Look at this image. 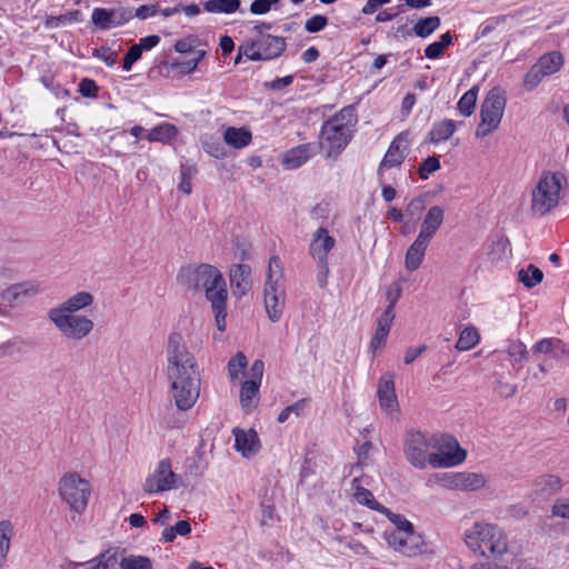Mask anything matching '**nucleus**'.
<instances>
[{
  "label": "nucleus",
  "mask_w": 569,
  "mask_h": 569,
  "mask_svg": "<svg viewBox=\"0 0 569 569\" xmlns=\"http://www.w3.org/2000/svg\"><path fill=\"white\" fill-rule=\"evenodd\" d=\"M166 360V377L171 397L179 410L187 411L199 399L201 373L196 356L178 332H172L168 337Z\"/></svg>",
  "instance_id": "f257e3e1"
},
{
  "label": "nucleus",
  "mask_w": 569,
  "mask_h": 569,
  "mask_svg": "<svg viewBox=\"0 0 569 569\" xmlns=\"http://www.w3.org/2000/svg\"><path fill=\"white\" fill-rule=\"evenodd\" d=\"M465 542L475 555L487 560L472 565L470 569H510L513 555L509 550L508 537L499 526L476 522L466 531Z\"/></svg>",
  "instance_id": "f03ea898"
},
{
  "label": "nucleus",
  "mask_w": 569,
  "mask_h": 569,
  "mask_svg": "<svg viewBox=\"0 0 569 569\" xmlns=\"http://www.w3.org/2000/svg\"><path fill=\"white\" fill-rule=\"evenodd\" d=\"M179 278L182 283L193 290H204V296L214 313L217 328L223 332L227 326L228 290L220 270L208 263L188 266L181 270Z\"/></svg>",
  "instance_id": "7ed1b4c3"
},
{
  "label": "nucleus",
  "mask_w": 569,
  "mask_h": 569,
  "mask_svg": "<svg viewBox=\"0 0 569 569\" xmlns=\"http://www.w3.org/2000/svg\"><path fill=\"white\" fill-rule=\"evenodd\" d=\"M93 296L88 291H79L63 302L48 310V319L56 329L68 340L81 341L94 328V322L79 311L92 306Z\"/></svg>",
  "instance_id": "20e7f679"
},
{
  "label": "nucleus",
  "mask_w": 569,
  "mask_h": 569,
  "mask_svg": "<svg viewBox=\"0 0 569 569\" xmlns=\"http://www.w3.org/2000/svg\"><path fill=\"white\" fill-rule=\"evenodd\" d=\"M17 276L16 266L11 261L0 258V318L9 317L14 307L36 298L42 292L41 284L33 280L9 284Z\"/></svg>",
  "instance_id": "39448f33"
},
{
  "label": "nucleus",
  "mask_w": 569,
  "mask_h": 569,
  "mask_svg": "<svg viewBox=\"0 0 569 569\" xmlns=\"http://www.w3.org/2000/svg\"><path fill=\"white\" fill-rule=\"evenodd\" d=\"M357 122L355 107L347 106L323 123L320 143L328 150V157L338 156L349 144Z\"/></svg>",
  "instance_id": "423d86ee"
},
{
  "label": "nucleus",
  "mask_w": 569,
  "mask_h": 569,
  "mask_svg": "<svg viewBox=\"0 0 569 569\" xmlns=\"http://www.w3.org/2000/svg\"><path fill=\"white\" fill-rule=\"evenodd\" d=\"M565 177L558 172L545 171L531 190L530 211L542 217L553 211L561 199Z\"/></svg>",
  "instance_id": "0eeeda50"
},
{
  "label": "nucleus",
  "mask_w": 569,
  "mask_h": 569,
  "mask_svg": "<svg viewBox=\"0 0 569 569\" xmlns=\"http://www.w3.org/2000/svg\"><path fill=\"white\" fill-rule=\"evenodd\" d=\"M262 29H270V24L261 23L253 30L257 37L240 46V53H243L249 60L261 61L271 60L279 57L286 49L283 38L262 33Z\"/></svg>",
  "instance_id": "6e6552de"
},
{
  "label": "nucleus",
  "mask_w": 569,
  "mask_h": 569,
  "mask_svg": "<svg viewBox=\"0 0 569 569\" xmlns=\"http://www.w3.org/2000/svg\"><path fill=\"white\" fill-rule=\"evenodd\" d=\"M58 492L71 510L82 513L89 502L91 486L78 472H67L59 479Z\"/></svg>",
  "instance_id": "1a4fd4ad"
},
{
  "label": "nucleus",
  "mask_w": 569,
  "mask_h": 569,
  "mask_svg": "<svg viewBox=\"0 0 569 569\" xmlns=\"http://www.w3.org/2000/svg\"><path fill=\"white\" fill-rule=\"evenodd\" d=\"M506 97L497 88L491 89L480 108V122L476 129L477 138H485L491 134L500 124L506 109Z\"/></svg>",
  "instance_id": "9d476101"
},
{
  "label": "nucleus",
  "mask_w": 569,
  "mask_h": 569,
  "mask_svg": "<svg viewBox=\"0 0 569 569\" xmlns=\"http://www.w3.org/2000/svg\"><path fill=\"white\" fill-rule=\"evenodd\" d=\"M432 448L437 449L429 457V465L432 468H450L460 465L466 459V451L458 441L448 435L433 437Z\"/></svg>",
  "instance_id": "9b49d317"
},
{
  "label": "nucleus",
  "mask_w": 569,
  "mask_h": 569,
  "mask_svg": "<svg viewBox=\"0 0 569 569\" xmlns=\"http://www.w3.org/2000/svg\"><path fill=\"white\" fill-rule=\"evenodd\" d=\"M180 485V476L173 472L170 459L166 458L160 460L146 478L142 489L148 495H156L177 489Z\"/></svg>",
  "instance_id": "f8f14e48"
},
{
  "label": "nucleus",
  "mask_w": 569,
  "mask_h": 569,
  "mask_svg": "<svg viewBox=\"0 0 569 569\" xmlns=\"http://www.w3.org/2000/svg\"><path fill=\"white\" fill-rule=\"evenodd\" d=\"M432 446L433 436L429 437L420 431H411L406 436L403 453L412 467L422 470L429 465Z\"/></svg>",
  "instance_id": "ddd939ff"
},
{
  "label": "nucleus",
  "mask_w": 569,
  "mask_h": 569,
  "mask_svg": "<svg viewBox=\"0 0 569 569\" xmlns=\"http://www.w3.org/2000/svg\"><path fill=\"white\" fill-rule=\"evenodd\" d=\"M563 66V57L558 51L541 56L528 70L523 78V86L528 91L536 89L545 77L555 74Z\"/></svg>",
  "instance_id": "4468645a"
},
{
  "label": "nucleus",
  "mask_w": 569,
  "mask_h": 569,
  "mask_svg": "<svg viewBox=\"0 0 569 569\" xmlns=\"http://www.w3.org/2000/svg\"><path fill=\"white\" fill-rule=\"evenodd\" d=\"M387 545L405 557H417L426 551V543L421 535L415 529L409 531L383 532Z\"/></svg>",
  "instance_id": "2eb2a0df"
},
{
  "label": "nucleus",
  "mask_w": 569,
  "mask_h": 569,
  "mask_svg": "<svg viewBox=\"0 0 569 569\" xmlns=\"http://www.w3.org/2000/svg\"><path fill=\"white\" fill-rule=\"evenodd\" d=\"M442 483L450 490L476 491L485 487L486 478L476 472H451L443 477Z\"/></svg>",
  "instance_id": "dca6fc26"
},
{
  "label": "nucleus",
  "mask_w": 569,
  "mask_h": 569,
  "mask_svg": "<svg viewBox=\"0 0 569 569\" xmlns=\"http://www.w3.org/2000/svg\"><path fill=\"white\" fill-rule=\"evenodd\" d=\"M409 144H410V140L408 138V133H406V132L399 133L391 141V143H390V146L379 166L378 173L382 174V171L385 169L399 167L406 158Z\"/></svg>",
  "instance_id": "f3484780"
},
{
  "label": "nucleus",
  "mask_w": 569,
  "mask_h": 569,
  "mask_svg": "<svg viewBox=\"0 0 569 569\" xmlns=\"http://www.w3.org/2000/svg\"><path fill=\"white\" fill-rule=\"evenodd\" d=\"M380 408L388 415L399 411V403L395 390V375L387 372L381 376L377 390Z\"/></svg>",
  "instance_id": "a211bd4d"
},
{
  "label": "nucleus",
  "mask_w": 569,
  "mask_h": 569,
  "mask_svg": "<svg viewBox=\"0 0 569 569\" xmlns=\"http://www.w3.org/2000/svg\"><path fill=\"white\" fill-rule=\"evenodd\" d=\"M264 308L271 322H278L283 313L286 305L284 286L264 284Z\"/></svg>",
  "instance_id": "6ab92c4d"
},
{
  "label": "nucleus",
  "mask_w": 569,
  "mask_h": 569,
  "mask_svg": "<svg viewBox=\"0 0 569 569\" xmlns=\"http://www.w3.org/2000/svg\"><path fill=\"white\" fill-rule=\"evenodd\" d=\"M232 433L234 436V449L244 458L253 457L259 452L261 443L254 429L233 428Z\"/></svg>",
  "instance_id": "aec40b11"
},
{
  "label": "nucleus",
  "mask_w": 569,
  "mask_h": 569,
  "mask_svg": "<svg viewBox=\"0 0 569 569\" xmlns=\"http://www.w3.org/2000/svg\"><path fill=\"white\" fill-rule=\"evenodd\" d=\"M443 220L445 210L440 206L430 207L422 219L417 237L431 242L441 228Z\"/></svg>",
  "instance_id": "412c9836"
},
{
  "label": "nucleus",
  "mask_w": 569,
  "mask_h": 569,
  "mask_svg": "<svg viewBox=\"0 0 569 569\" xmlns=\"http://www.w3.org/2000/svg\"><path fill=\"white\" fill-rule=\"evenodd\" d=\"M229 280L232 293L239 298L247 295L252 287L251 268L248 264H233L230 268Z\"/></svg>",
  "instance_id": "4be33fe9"
},
{
  "label": "nucleus",
  "mask_w": 569,
  "mask_h": 569,
  "mask_svg": "<svg viewBox=\"0 0 569 569\" xmlns=\"http://www.w3.org/2000/svg\"><path fill=\"white\" fill-rule=\"evenodd\" d=\"M335 244L336 240L329 234L328 230L319 228L312 236L309 253L317 261H323V259H328V253L333 249Z\"/></svg>",
  "instance_id": "5701e85b"
},
{
  "label": "nucleus",
  "mask_w": 569,
  "mask_h": 569,
  "mask_svg": "<svg viewBox=\"0 0 569 569\" xmlns=\"http://www.w3.org/2000/svg\"><path fill=\"white\" fill-rule=\"evenodd\" d=\"M431 242L416 237L413 242L408 247L405 254V268L412 272L416 271L423 262L427 249Z\"/></svg>",
  "instance_id": "b1692460"
},
{
  "label": "nucleus",
  "mask_w": 569,
  "mask_h": 569,
  "mask_svg": "<svg viewBox=\"0 0 569 569\" xmlns=\"http://www.w3.org/2000/svg\"><path fill=\"white\" fill-rule=\"evenodd\" d=\"M312 144H301L287 151L282 162L287 169H297L306 163L312 157Z\"/></svg>",
  "instance_id": "393cba45"
},
{
  "label": "nucleus",
  "mask_w": 569,
  "mask_h": 569,
  "mask_svg": "<svg viewBox=\"0 0 569 569\" xmlns=\"http://www.w3.org/2000/svg\"><path fill=\"white\" fill-rule=\"evenodd\" d=\"M223 140L234 149H243L251 143L252 133L246 127H228L223 132Z\"/></svg>",
  "instance_id": "a878e982"
},
{
  "label": "nucleus",
  "mask_w": 569,
  "mask_h": 569,
  "mask_svg": "<svg viewBox=\"0 0 569 569\" xmlns=\"http://www.w3.org/2000/svg\"><path fill=\"white\" fill-rule=\"evenodd\" d=\"M535 490L539 496H549L560 491L565 481L557 475H542L535 479Z\"/></svg>",
  "instance_id": "bb28decb"
},
{
  "label": "nucleus",
  "mask_w": 569,
  "mask_h": 569,
  "mask_svg": "<svg viewBox=\"0 0 569 569\" xmlns=\"http://www.w3.org/2000/svg\"><path fill=\"white\" fill-rule=\"evenodd\" d=\"M13 536L14 526L12 521L8 519L0 520V568L7 562Z\"/></svg>",
  "instance_id": "cd10ccee"
},
{
  "label": "nucleus",
  "mask_w": 569,
  "mask_h": 569,
  "mask_svg": "<svg viewBox=\"0 0 569 569\" xmlns=\"http://www.w3.org/2000/svg\"><path fill=\"white\" fill-rule=\"evenodd\" d=\"M352 488L355 490V492H353L355 500L358 503L367 506L368 508L376 510L378 512L387 511V508L375 499L371 491H369L368 489L360 486L359 479H353Z\"/></svg>",
  "instance_id": "c85d7f7f"
},
{
  "label": "nucleus",
  "mask_w": 569,
  "mask_h": 569,
  "mask_svg": "<svg viewBox=\"0 0 569 569\" xmlns=\"http://www.w3.org/2000/svg\"><path fill=\"white\" fill-rule=\"evenodd\" d=\"M456 131V122L451 119H443L433 123L429 132V141L433 144L447 141Z\"/></svg>",
  "instance_id": "c756f323"
},
{
  "label": "nucleus",
  "mask_w": 569,
  "mask_h": 569,
  "mask_svg": "<svg viewBox=\"0 0 569 569\" xmlns=\"http://www.w3.org/2000/svg\"><path fill=\"white\" fill-rule=\"evenodd\" d=\"M260 383L257 380H246L240 390V402L244 410L250 411L256 407Z\"/></svg>",
  "instance_id": "7c9ffc66"
},
{
  "label": "nucleus",
  "mask_w": 569,
  "mask_h": 569,
  "mask_svg": "<svg viewBox=\"0 0 569 569\" xmlns=\"http://www.w3.org/2000/svg\"><path fill=\"white\" fill-rule=\"evenodd\" d=\"M117 10L96 8L91 13L92 23L100 30H109L117 27L116 22Z\"/></svg>",
  "instance_id": "2f4dec72"
},
{
  "label": "nucleus",
  "mask_w": 569,
  "mask_h": 569,
  "mask_svg": "<svg viewBox=\"0 0 569 569\" xmlns=\"http://www.w3.org/2000/svg\"><path fill=\"white\" fill-rule=\"evenodd\" d=\"M178 134V128L168 122L160 123L151 129L148 134V140L151 142L168 143L172 141Z\"/></svg>",
  "instance_id": "473e14b6"
},
{
  "label": "nucleus",
  "mask_w": 569,
  "mask_h": 569,
  "mask_svg": "<svg viewBox=\"0 0 569 569\" xmlns=\"http://www.w3.org/2000/svg\"><path fill=\"white\" fill-rule=\"evenodd\" d=\"M264 284L284 286V269L278 256L269 259L267 279Z\"/></svg>",
  "instance_id": "72a5a7b5"
},
{
  "label": "nucleus",
  "mask_w": 569,
  "mask_h": 569,
  "mask_svg": "<svg viewBox=\"0 0 569 569\" xmlns=\"http://www.w3.org/2000/svg\"><path fill=\"white\" fill-rule=\"evenodd\" d=\"M480 340L479 331L476 327H466L459 335L456 342V349L459 351H468L475 348Z\"/></svg>",
  "instance_id": "f704fd0d"
},
{
  "label": "nucleus",
  "mask_w": 569,
  "mask_h": 569,
  "mask_svg": "<svg viewBox=\"0 0 569 569\" xmlns=\"http://www.w3.org/2000/svg\"><path fill=\"white\" fill-rule=\"evenodd\" d=\"M240 0H207L203 9L211 13H234L240 8Z\"/></svg>",
  "instance_id": "c9c22d12"
},
{
  "label": "nucleus",
  "mask_w": 569,
  "mask_h": 569,
  "mask_svg": "<svg viewBox=\"0 0 569 569\" xmlns=\"http://www.w3.org/2000/svg\"><path fill=\"white\" fill-rule=\"evenodd\" d=\"M117 562V552L109 549L83 563L82 569H112Z\"/></svg>",
  "instance_id": "e433bc0d"
},
{
  "label": "nucleus",
  "mask_w": 569,
  "mask_h": 569,
  "mask_svg": "<svg viewBox=\"0 0 569 569\" xmlns=\"http://www.w3.org/2000/svg\"><path fill=\"white\" fill-rule=\"evenodd\" d=\"M441 24V20L437 16L427 17L419 19L412 30L413 33L419 38H428L432 34Z\"/></svg>",
  "instance_id": "4c0bfd02"
},
{
  "label": "nucleus",
  "mask_w": 569,
  "mask_h": 569,
  "mask_svg": "<svg viewBox=\"0 0 569 569\" xmlns=\"http://www.w3.org/2000/svg\"><path fill=\"white\" fill-rule=\"evenodd\" d=\"M543 279V272L533 264H529L518 271V280L528 289L539 284Z\"/></svg>",
  "instance_id": "58836bf2"
},
{
  "label": "nucleus",
  "mask_w": 569,
  "mask_h": 569,
  "mask_svg": "<svg viewBox=\"0 0 569 569\" xmlns=\"http://www.w3.org/2000/svg\"><path fill=\"white\" fill-rule=\"evenodd\" d=\"M478 97V87H472L467 92L463 93V96L459 99L457 103V108L459 112L465 116L469 117L473 113L476 102Z\"/></svg>",
  "instance_id": "ea45409f"
},
{
  "label": "nucleus",
  "mask_w": 569,
  "mask_h": 569,
  "mask_svg": "<svg viewBox=\"0 0 569 569\" xmlns=\"http://www.w3.org/2000/svg\"><path fill=\"white\" fill-rule=\"evenodd\" d=\"M451 43V33L446 32L440 36V39L438 41H435L427 46V48L425 49V56L431 60L438 59L443 53V50Z\"/></svg>",
  "instance_id": "a19ab883"
},
{
  "label": "nucleus",
  "mask_w": 569,
  "mask_h": 569,
  "mask_svg": "<svg viewBox=\"0 0 569 569\" xmlns=\"http://www.w3.org/2000/svg\"><path fill=\"white\" fill-rule=\"evenodd\" d=\"M191 532V525L187 520H180L174 526L168 527L162 531V540L172 542L177 536L186 537Z\"/></svg>",
  "instance_id": "79ce46f5"
},
{
  "label": "nucleus",
  "mask_w": 569,
  "mask_h": 569,
  "mask_svg": "<svg viewBox=\"0 0 569 569\" xmlns=\"http://www.w3.org/2000/svg\"><path fill=\"white\" fill-rule=\"evenodd\" d=\"M381 513L386 515V517L392 523V528L386 529L385 532L397 533V531H409L413 529V525L408 519L399 513L390 511L388 508L386 512Z\"/></svg>",
  "instance_id": "37998d69"
},
{
  "label": "nucleus",
  "mask_w": 569,
  "mask_h": 569,
  "mask_svg": "<svg viewBox=\"0 0 569 569\" xmlns=\"http://www.w3.org/2000/svg\"><path fill=\"white\" fill-rule=\"evenodd\" d=\"M80 11L73 10L60 16H47L44 20V26L47 28H58L63 24L72 23L80 20Z\"/></svg>",
  "instance_id": "c03bdc74"
},
{
  "label": "nucleus",
  "mask_w": 569,
  "mask_h": 569,
  "mask_svg": "<svg viewBox=\"0 0 569 569\" xmlns=\"http://www.w3.org/2000/svg\"><path fill=\"white\" fill-rule=\"evenodd\" d=\"M119 566L121 569H153L152 562L148 557L137 555L123 557Z\"/></svg>",
  "instance_id": "a18cd8bd"
},
{
  "label": "nucleus",
  "mask_w": 569,
  "mask_h": 569,
  "mask_svg": "<svg viewBox=\"0 0 569 569\" xmlns=\"http://www.w3.org/2000/svg\"><path fill=\"white\" fill-rule=\"evenodd\" d=\"M308 405H309V399L303 398V399H300V400L296 401L295 403L286 407L279 413V416L277 418L278 422L279 423L286 422L291 415H295L296 417H300L307 409Z\"/></svg>",
  "instance_id": "49530a36"
},
{
  "label": "nucleus",
  "mask_w": 569,
  "mask_h": 569,
  "mask_svg": "<svg viewBox=\"0 0 569 569\" xmlns=\"http://www.w3.org/2000/svg\"><path fill=\"white\" fill-rule=\"evenodd\" d=\"M247 358L242 352H238L233 358H231L228 362V371L230 379L232 381L238 380L240 376L243 373V370L247 367Z\"/></svg>",
  "instance_id": "de8ad7c7"
},
{
  "label": "nucleus",
  "mask_w": 569,
  "mask_h": 569,
  "mask_svg": "<svg viewBox=\"0 0 569 569\" xmlns=\"http://www.w3.org/2000/svg\"><path fill=\"white\" fill-rule=\"evenodd\" d=\"M507 353L512 365H517L527 359L528 351L525 343L521 341H513L508 346Z\"/></svg>",
  "instance_id": "09e8293b"
},
{
  "label": "nucleus",
  "mask_w": 569,
  "mask_h": 569,
  "mask_svg": "<svg viewBox=\"0 0 569 569\" xmlns=\"http://www.w3.org/2000/svg\"><path fill=\"white\" fill-rule=\"evenodd\" d=\"M426 210V199L423 196L411 199L405 210L406 217L409 219L420 218Z\"/></svg>",
  "instance_id": "8fccbe9b"
},
{
  "label": "nucleus",
  "mask_w": 569,
  "mask_h": 569,
  "mask_svg": "<svg viewBox=\"0 0 569 569\" xmlns=\"http://www.w3.org/2000/svg\"><path fill=\"white\" fill-rule=\"evenodd\" d=\"M551 516L569 521V498H557L551 506Z\"/></svg>",
  "instance_id": "3c124183"
},
{
  "label": "nucleus",
  "mask_w": 569,
  "mask_h": 569,
  "mask_svg": "<svg viewBox=\"0 0 569 569\" xmlns=\"http://www.w3.org/2000/svg\"><path fill=\"white\" fill-rule=\"evenodd\" d=\"M196 173V169L192 167H182L180 172V181L178 188L181 192L186 194H190L192 191L191 180L193 174Z\"/></svg>",
  "instance_id": "603ef678"
},
{
  "label": "nucleus",
  "mask_w": 569,
  "mask_h": 569,
  "mask_svg": "<svg viewBox=\"0 0 569 569\" xmlns=\"http://www.w3.org/2000/svg\"><path fill=\"white\" fill-rule=\"evenodd\" d=\"M440 168V161L436 157H428L422 161L419 167V176L421 179H427L429 174L436 172Z\"/></svg>",
  "instance_id": "864d4df0"
},
{
  "label": "nucleus",
  "mask_w": 569,
  "mask_h": 569,
  "mask_svg": "<svg viewBox=\"0 0 569 569\" xmlns=\"http://www.w3.org/2000/svg\"><path fill=\"white\" fill-rule=\"evenodd\" d=\"M328 24V18L322 14H315L311 18H309L306 23L305 28L310 33H316L321 30H323Z\"/></svg>",
  "instance_id": "5fc2aeb1"
},
{
  "label": "nucleus",
  "mask_w": 569,
  "mask_h": 569,
  "mask_svg": "<svg viewBox=\"0 0 569 569\" xmlns=\"http://www.w3.org/2000/svg\"><path fill=\"white\" fill-rule=\"evenodd\" d=\"M561 345V340L555 338H545L539 340L533 347L535 352L550 353L553 349Z\"/></svg>",
  "instance_id": "6e6d98bb"
},
{
  "label": "nucleus",
  "mask_w": 569,
  "mask_h": 569,
  "mask_svg": "<svg viewBox=\"0 0 569 569\" xmlns=\"http://www.w3.org/2000/svg\"><path fill=\"white\" fill-rule=\"evenodd\" d=\"M206 51L204 50H198L196 52V57L182 62L176 63L177 67L180 68L181 72L183 73H190L194 71L200 62V60L204 57Z\"/></svg>",
  "instance_id": "4d7b16f0"
},
{
  "label": "nucleus",
  "mask_w": 569,
  "mask_h": 569,
  "mask_svg": "<svg viewBox=\"0 0 569 569\" xmlns=\"http://www.w3.org/2000/svg\"><path fill=\"white\" fill-rule=\"evenodd\" d=\"M78 91L82 97L94 98L98 94V86L92 79L84 78L80 81Z\"/></svg>",
  "instance_id": "13d9d810"
},
{
  "label": "nucleus",
  "mask_w": 569,
  "mask_h": 569,
  "mask_svg": "<svg viewBox=\"0 0 569 569\" xmlns=\"http://www.w3.org/2000/svg\"><path fill=\"white\" fill-rule=\"evenodd\" d=\"M402 289L399 284L391 286L387 289L386 298L388 300V307L387 310L395 311V307L401 297Z\"/></svg>",
  "instance_id": "bf43d9fd"
},
{
  "label": "nucleus",
  "mask_w": 569,
  "mask_h": 569,
  "mask_svg": "<svg viewBox=\"0 0 569 569\" xmlns=\"http://www.w3.org/2000/svg\"><path fill=\"white\" fill-rule=\"evenodd\" d=\"M141 54L142 53L140 52L138 47H136L134 44L130 47L123 58L122 68L129 71L132 68V64L140 59Z\"/></svg>",
  "instance_id": "052dcab7"
},
{
  "label": "nucleus",
  "mask_w": 569,
  "mask_h": 569,
  "mask_svg": "<svg viewBox=\"0 0 569 569\" xmlns=\"http://www.w3.org/2000/svg\"><path fill=\"white\" fill-rule=\"evenodd\" d=\"M390 331L386 330V329H382V328H377L376 329V332L371 339V342H370V348L376 351L378 349H381L385 343H386V340L388 338V335H389Z\"/></svg>",
  "instance_id": "680f3d73"
},
{
  "label": "nucleus",
  "mask_w": 569,
  "mask_h": 569,
  "mask_svg": "<svg viewBox=\"0 0 569 569\" xmlns=\"http://www.w3.org/2000/svg\"><path fill=\"white\" fill-rule=\"evenodd\" d=\"M328 276H329L328 259H323V261H318L317 281L321 288H325L327 286Z\"/></svg>",
  "instance_id": "e2e57ef3"
},
{
  "label": "nucleus",
  "mask_w": 569,
  "mask_h": 569,
  "mask_svg": "<svg viewBox=\"0 0 569 569\" xmlns=\"http://www.w3.org/2000/svg\"><path fill=\"white\" fill-rule=\"evenodd\" d=\"M196 40V37L192 36L179 39L174 43V50L179 53L190 52L194 47Z\"/></svg>",
  "instance_id": "0e129e2a"
},
{
  "label": "nucleus",
  "mask_w": 569,
  "mask_h": 569,
  "mask_svg": "<svg viewBox=\"0 0 569 569\" xmlns=\"http://www.w3.org/2000/svg\"><path fill=\"white\" fill-rule=\"evenodd\" d=\"M160 42V37L157 34L147 36L139 40V43L134 44L139 48L142 53L143 50H150L154 48Z\"/></svg>",
  "instance_id": "69168bd1"
},
{
  "label": "nucleus",
  "mask_w": 569,
  "mask_h": 569,
  "mask_svg": "<svg viewBox=\"0 0 569 569\" xmlns=\"http://www.w3.org/2000/svg\"><path fill=\"white\" fill-rule=\"evenodd\" d=\"M395 316V311L385 309L378 319L377 328H382L390 331Z\"/></svg>",
  "instance_id": "338daca9"
},
{
  "label": "nucleus",
  "mask_w": 569,
  "mask_h": 569,
  "mask_svg": "<svg viewBox=\"0 0 569 569\" xmlns=\"http://www.w3.org/2000/svg\"><path fill=\"white\" fill-rule=\"evenodd\" d=\"M94 56L100 60L104 61L106 64L112 66L116 62V53L106 47L96 50Z\"/></svg>",
  "instance_id": "774afa93"
}]
</instances>
